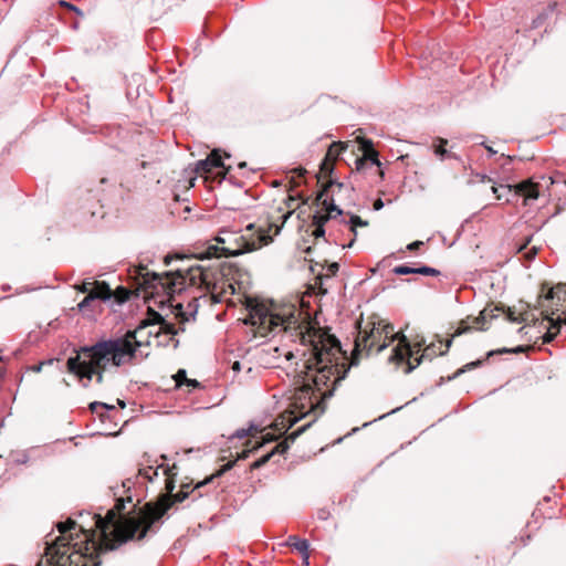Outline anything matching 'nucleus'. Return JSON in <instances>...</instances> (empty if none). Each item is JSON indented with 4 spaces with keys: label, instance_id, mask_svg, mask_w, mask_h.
<instances>
[{
    "label": "nucleus",
    "instance_id": "52",
    "mask_svg": "<svg viewBox=\"0 0 566 566\" xmlns=\"http://www.w3.org/2000/svg\"><path fill=\"white\" fill-rule=\"evenodd\" d=\"M481 181L482 182H485V181L490 182V181H492V179L490 177L483 175V176H481Z\"/></svg>",
    "mask_w": 566,
    "mask_h": 566
},
{
    "label": "nucleus",
    "instance_id": "15",
    "mask_svg": "<svg viewBox=\"0 0 566 566\" xmlns=\"http://www.w3.org/2000/svg\"><path fill=\"white\" fill-rule=\"evenodd\" d=\"M380 166L378 153L374 149L373 144L368 142V147L364 149L363 157L356 159V170L365 171L367 168H375L376 172L382 177L384 172Z\"/></svg>",
    "mask_w": 566,
    "mask_h": 566
},
{
    "label": "nucleus",
    "instance_id": "11",
    "mask_svg": "<svg viewBox=\"0 0 566 566\" xmlns=\"http://www.w3.org/2000/svg\"><path fill=\"white\" fill-rule=\"evenodd\" d=\"M344 188L347 187L343 182L331 179L318 192L317 200L327 213L326 219L336 218L343 213V211L334 203V196Z\"/></svg>",
    "mask_w": 566,
    "mask_h": 566
},
{
    "label": "nucleus",
    "instance_id": "56",
    "mask_svg": "<svg viewBox=\"0 0 566 566\" xmlns=\"http://www.w3.org/2000/svg\"><path fill=\"white\" fill-rule=\"evenodd\" d=\"M233 369H234V370H240V363H239V361H235V363L233 364Z\"/></svg>",
    "mask_w": 566,
    "mask_h": 566
},
{
    "label": "nucleus",
    "instance_id": "60",
    "mask_svg": "<svg viewBox=\"0 0 566 566\" xmlns=\"http://www.w3.org/2000/svg\"><path fill=\"white\" fill-rule=\"evenodd\" d=\"M203 484H205V482H199V483L197 484V486H196V488H197V489H199V488H201Z\"/></svg>",
    "mask_w": 566,
    "mask_h": 566
},
{
    "label": "nucleus",
    "instance_id": "31",
    "mask_svg": "<svg viewBox=\"0 0 566 566\" xmlns=\"http://www.w3.org/2000/svg\"><path fill=\"white\" fill-rule=\"evenodd\" d=\"M427 243L430 247H440V245L447 244V241H446V237L444 235H442L441 233H437V234L431 235L427 240Z\"/></svg>",
    "mask_w": 566,
    "mask_h": 566
},
{
    "label": "nucleus",
    "instance_id": "38",
    "mask_svg": "<svg viewBox=\"0 0 566 566\" xmlns=\"http://www.w3.org/2000/svg\"><path fill=\"white\" fill-rule=\"evenodd\" d=\"M339 270V264L337 262H332L329 264H327V273L326 275L328 276H332V275H335Z\"/></svg>",
    "mask_w": 566,
    "mask_h": 566
},
{
    "label": "nucleus",
    "instance_id": "14",
    "mask_svg": "<svg viewBox=\"0 0 566 566\" xmlns=\"http://www.w3.org/2000/svg\"><path fill=\"white\" fill-rule=\"evenodd\" d=\"M122 337L127 338L129 344L134 347V358L136 357L137 352H139L140 355H144L143 350L140 349L142 347L153 345V340L149 339L147 328L143 324V321L134 331H127L124 335H122Z\"/></svg>",
    "mask_w": 566,
    "mask_h": 566
},
{
    "label": "nucleus",
    "instance_id": "63",
    "mask_svg": "<svg viewBox=\"0 0 566 566\" xmlns=\"http://www.w3.org/2000/svg\"><path fill=\"white\" fill-rule=\"evenodd\" d=\"M244 166H245V163H241V164H239V167H240V168H242V167H244Z\"/></svg>",
    "mask_w": 566,
    "mask_h": 566
},
{
    "label": "nucleus",
    "instance_id": "18",
    "mask_svg": "<svg viewBox=\"0 0 566 566\" xmlns=\"http://www.w3.org/2000/svg\"><path fill=\"white\" fill-rule=\"evenodd\" d=\"M563 325H566V316L558 315L556 318L551 317L549 318V328L548 331L542 336L544 344L552 343L557 333L560 332Z\"/></svg>",
    "mask_w": 566,
    "mask_h": 566
},
{
    "label": "nucleus",
    "instance_id": "62",
    "mask_svg": "<svg viewBox=\"0 0 566 566\" xmlns=\"http://www.w3.org/2000/svg\"><path fill=\"white\" fill-rule=\"evenodd\" d=\"M207 248L212 249V248H218V247L213 245V244H209Z\"/></svg>",
    "mask_w": 566,
    "mask_h": 566
},
{
    "label": "nucleus",
    "instance_id": "1",
    "mask_svg": "<svg viewBox=\"0 0 566 566\" xmlns=\"http://www.w3.org/2000/svg\"><path fill=\"white\" fill-rule=\"evenodd\" d=\"M249 323L262 336L281 334L301 348L298 369L300 385L295 387L285 412L279 416L274 426L281 433L287 432L300 419L313 415L314 419L291 432L286 440L279 443L271 452L261 455L251 463V469L263 467L275 452L284 453L302 433H304L319 416L325 412L326 400L335 391L336 386L345 378L339 364V342L331 335L323 334L311 323V314L303 317V312L293 303L270 306L255 304L249 310Z\"/></svg>",
    "mask_w": 566,
    "mask_h": 566
},
{
    "label": "nucleus",
    "instance_id": "35",
    "mask_svg": "<svg viewBox=\"0 0 566 566\" xmlns=\"http://www.w3.org/2000/svg\"><path fill=\"white\" fill-rule=\"evenodd\" d=\"M482 364L481 360H476V361H472V363H469L464 366V368H461L459 369L455 374H453V376L449 377V380H452L454 379L455 377H458L460 374L464 373L465 369H472V368H475L478 366H480Z\"/></svg>",
    "mask_w": 566,
    "mask_h": 566
},
{
    "label": "nucleus",
    "instance_id": "19",
    "mask_svg": "<svg viewBox=\"0 0 566 566\" xmlns=\"http://www.w3.org/2000/svg\"><path fill=\"white\" fill-rule=\"evenodd\" d=\"M175 381L178 388L186 386L188 388V391L201 388V385L198 380L187 378L185 369H179L177 371V374L175 375Z\"/></svg>",
    "mask_w": 566,
    "mask_h": 566
},
{
    "label": "nucleus",
    "instance_id": "30",
    "mask_svg": "<svg viewBox=\"0 0 566 566\" xmlns=\"http://www.w3.org/2000/svg\"><path fill=\"white\" fill-rule=\"evenodd\" d=\"M392 272L397 275L416 274V266H409L407 264L397 265Z\"/></svg>",
    "mask_w": 566,
    "mask_h": 566
},
{
    "label": "nucleus",
    "instance_id": "22",
    "mask_svg": "<svg viewBox=\"0 0 566 566\" xmlns=\"http://www.w3.org/2000/svg\"><path fill=\"white\" fill-rule=\"evenodd\" d=\"M258 433H260L259 428L255 424H251L247 429L245 428L238 429L230 439L231 440H234V439L241 440V439L255 438Z\"/></svg>",
    "mask_w": 566,
    "mask_h": 566
},
{
    "label": "nucleus",
    "instance_id": "9",
    "mask_svg": "<svg viewBox=\"0 0 566 566\" xmlns=\"http://www.w3.org/2000/svg\"><path fill=\"white\" fill-rule=\"evenodd\" d=\"M147 328L149 339L156 347L165 346L179 333L184 332V327H176L175 324L166 321L159 313L151 311L143 321Z\"/></svg>",
    "mask_w": 566,
    "mask_h": 566
},
{
    "label": "nucleus",
    "instance_id": "54",
    "mask_svg": "<svg viewBox=\"0 0 566 566\" xmlns=\"http://www.w3.org/2000/svg\"><path fill=\"white\" fill-rule=\"evenodd\" d=\"M354 245V240H352L350 242H348L347 244H343L342 248H347V249H350L353 248Z\"/></svg>",
    "mask_w": 566,
    "mask_h": 566
},
{
    "label": "nucleus",
    "instance_id": "48",
    "mask_svg": "<svg viewBox=\"0 0 566 566\" xmlns=\"http://www.w3.org/2000/svg\"><path fill=\"white\" fill-rule=\"evenodd\" d=\"M214 240H216L217 243H220V244H224L227 242V240L223 237H221V235H217L214 238Z\"/></svg>",
    "mask_w": 566,
    "mask_h": 566
},
{
    "label": "nucleus",
    "instance_id": "37",
    "mask_svg": "<svg viewBox=\"0 0 566 566\" xmlns=\"http://www.w3.org/2000/svg\"><path fill=\"white\" fill-rule=\"evenodd\" d=\"M59 4H60L61 7L67 8V9H69V10H71V11H74L76 14H78V15H81V17L83 15V12H82L77 7L73 6V4H72V3H70V2H66V1H64V0H61V1H59Z\"/></svg>",
    "mask_w": 566,
    "mask_h": 566
},
{
    "label": "nucleus",
    "instance_id": "7",
    "mask_svg": "<svg viewBox=\"0 0 566 566\" xmlns=\"http://www.w3.org/2000/svg\"><path fill=\"white\" fill-rule=\"evenodd\" d=\"M132 287L137 295L143 294L144 298L156 297L161 293L170 294V287L166 286L163 277L155 271L148 270L147 266L138 265L130 273Z\"/></svg>",
    "mask_w": 566,
    "mask_h": 566
},
{
    "label": "nucleus",
    "instance_id": "45",
    "mask_svg": "<svg viewBox=\"0 0 566 566\" xmlns=\"http://www.w3.org/2000/svg\"><path fill=\"white\" fill-rule=\"evenodd\" d=\"M238 248H247V249H250V248H256L255 247V242L252 241H244L243 243L239 244Z\"/></svg>",
    "mask_w": 566,
    "mask_h": 566
},
{
    "label": "nucleus",
    "instance_id": "51",
    "mask_svg": "<svg viewBox=\"0 0 566 566\" xmlns=\"http://www.w3.org/2000/svg\"><path fill=\"white\" fill-rule=\"evenodd\" d=\"M1 290H2L3 292H8V291H10V290H11V286H10L9 284H3V285L1 286Z\"/></svg>",
    "mask_w": 566,
    "mask_h": 566
},
{
    "label": "nucleus",
    "instance_id": "50",
    "mask_svg": "<svg viewBox=\"0 0 566 566\" xmlns=\"http://www.w3.org/2000/svg\"><path fill=\"white\" fill-rule=\"evenodd\" d=\"M324 233V230L322 229L321 226H318L316 229H315V234L316 235H322Z\"/></svg>",
    "mask_w": 566,
    "mask_h": 566
},
{
    "label": "nucleus",
    "instance_id": "59",
    "mask_svg": "<svg viewBox=\"0 0 566 566\" xmlns=\"http://www.w3.org/2000/svg\"><path fill=\"white\" fill-rule=\"evenodd\" d=\"M510 319H511L512 322H517V323H520V321H518L517 318L513 317V316H511V317H510Z\"/></svg>",
    "mask_w": 566,
    "mask_h": 566
},
{
    "label": "nucleus",
    "instance_id": "57",
    "mask_svg": "<svg viewBox=\"0 0 566 566\" xmlns=\"http://www.w3.org/2000/svg\"><path fill=\"white\" fill-rule=\"evenodd\" d=\"M555 7H556V3H553L552 6L548 7V10L553 11Z\"/></svg>",
    "mask_w": 566,
    "mask_h": 566
},
{
    "label": "nucleus",
    "instance_id": "33",
    "mask_svg": "<svg viewBox=\"0 0 566 566\" xmlns=\"http://www.w3.org/2000/svg\"><path fill=\"white\" fill-rule=\"evenodd\" d=\"M93 283L94 282L90 281V279H86L76 286V290L81 293H86V295H88L91 293Z\"/></svg>",
    "mask_w": 566,
    "mask_h": 566
},
{
    "label": "nucleus",
    "instance_id": "34",
    "mask_svg": "<svg viewBox=\"0 0 566 566\" xmlns=\"http://www.w3.org/2000/svg\"><path fill=\"white\" fill-rule=\"evenodd\" d=\"M95 302V298L93 297L92 294H88L86 295L80 303H78V308L80 311H86L88 308H91V305L92 303Z\"/></svg>",
    "mask_w": 566,
    "mask_h": 566
},
{
    "label": "nucleus",
    "instance_id": "6",
    "mask_svg": "<svg viewBox=\"0 0 566 566\" xmlns=\"http://www.w3.org/2000/svg\"><path fill=\"white\" fill-rule=\"evenodd\" d=\"M453 337L447 339L444 349H441L442 342L439 339L438 344L431 343L426 346L420 356L415 357V364L411 363V358L418 355L421 350L422 344L418 343L411 345L409 340L403 336L397 346L392 348L390 360L396 363H405L407 361L406 373L409 374L413 369H416L424 359L431 360L433 357L438 355H444L449 348L451 347Z\"/></svg>",
    "mask_w": 566,
    "mask_h": 566
},
{
    "label": "nucleus",
    "instance_id": "46",
    "mask_svg": "<svg viewBox=\"0 0 566 566\" xmlns=\"http://www.w3.org/2000/svg\"><path fill=\"white\" fill-rule=\"evenodd\" d=\"M538 251H539V250H537V249H534V250H527V254H526V255H527L528 260H530V261H531V260H534V258L536 256V254H537V252H538Z\"/></svg>",
    "mask_w": 566,
    "mask_h": 566
},
{
    "label": "nucleus",
    "instance_id": "43",
    "mask_svg": "<svg viewBox=\"0 0 566 566\" xmlns=\"http://www.w3.org/2000/svg\"><path fill=\"white\" fill-rule=\"evenodd\" d=\"M382 207H384V202H382V200H381V199H379V198H378V199H376V200L374 201V203H373V208H374V210H376V211H378V210L382 209Z\"/></svg>",
    "mask_w": 566,
    "mask_h": 566
},
{
    "label": "nucleus",
    "instance_id": "42",
    "mask_svg": "<svg viewBox=\"0 0 566 566\" xmlns=\"http://www.w3.org/2000/svg\"><path fill=\"white\" fill-rule=\"evenodd\" d=\"M533 234H528L525 237V240L522 242V243H518L516 245V248H521V249H524V248H527V245L533 241Z\"/></svg>",
    "mask_w": 566,
    "mask_h": 566
},
{
    "label": "nucleus",
    "instance_id": "29",
    "mask_svg": "<svg viewBox=\"0 0 566 566\" xmlns=\"http://www.w3.org/2000/svg\"><path fill=\"white\" fill-rule=\"evenodd\" d=\"M290 174H291V179H292V182L294 184V186H298L300 181L297 179H302L305 176L306 169L303 167H296V168L291 169Z\"/></svg>",
    "mask_w": 566,
    "mask_h": 566
},
{
    "label": "nucleus",
    "instance_id": "64",
    "mask_svg": "<svg viewBox=\"0 0 566 566\" xmlns=\"http://www.w3.org/2000/svg\"><path fill=\"white\" fill-rule=\"evenodd\" d=\"M303 251H304V252H306V253H310V252H312L313 250L306 249V250H303Z\"/></svg>",
    "mask_w": 566,
    "mask_h": 566
},
{
    "label": "nucleus",
    "instance_id": "27",
    "mask_svg": "<svg viewBox=\"0 0 566 566\" xmlns=\"http://www.w3.org/2000/svg\"><path fill=\"white\" fill-rule=\"evenodd\" d=\"M346 148L342 143H333L326 154V157L334 159Z\"/></svg>",
    "mask_w": 566,
    "mask_h": 566
},
{
    "label": "nucleus",
    "instance_id": "10",
    "mask_svg": "<svg viewBox=\"0 0 566 566\" xmlns=\"http://www.w3.org/2000/svg\"><path fill=\"white\" fill-rule=\"evenodd\" d=\"M492 192L497 200L512 202L518 197L524 198V203L527 205L530 200H535L539 196V185L533 182L531 179L521 181L514 186L511 185H493Z\"/></svg>",
    "mask_w": 566,
    "mask_h": 566
},
{
    "label": "nucleus",
    "instance_id": "26",
    "mask_svg": "<svg viewBox=\"0 0 566 566\" xmlns=\"http://www.w3.org/2000/svg\"><path fill=\"white\" fill-rule=\"evenodd\" d=\"M319 169L325 177H331L334 169L333 159L325 156V158L321 163Z\"/></svg>",
    "mask_w": 566,
    "mask_h": 566
},
{
    "label": "nucleus",
    "instance_id": "53",
    "mask_svg": "<svg viewBox=\"0 0 566 566\" xmlns=\"http://www.w3.org/2000/svg\"><path fill=\"white\" fill-rule=\"evenodd\" d=\"M470 328H471L470 326H465V327L461 328L460 331H458V332L455 333V335H460V334H462L463 332L469 331Z\"/></svg>",
    "mask_w": 566,
    "mask_h": 566
},
{
    "label": "nucleus",
    "instance_id": "28",
    "mask_svg": "<svg viewBox=\"0 0 566 566\" xmlns=\"http://www.w3.org/2000/svg\"><path fill=\"white\" fill-rule=\"evenodd\" d=\"M272 229V226H269V229L268 230H263V229H260L259 232H258V240H259V243H261L262 245H268L272 242L273 238L272 235L269 233V231Z\"/></svg>",
    "mask_w": 566,
    "mask_h": 566
},
{
    "label": "nucleus",
    "instance_id": "5",
    "mask_svg": "<svg viewBox=\"0 0 566 566\" xmlns=\"http://www.w3.org/2000/svg\"><path fill=\"white\" fill-rule=\"evenodd\" d=\"M80 355L102 369L108 366L118 368L134 359V347L122 336L101 338L93 345L82 346Z\"/></svg>",
    "mask_w": 566,
    "mask_h": 566
},
{
    "label": "nucleus",
    "instance_id": "16",
    "mask_svg": "<svg viewBox=\"0 0 566 566\" xmlns=\"http://www.w3.org/2000/svg\"><path fill=\"white\" fill-rule=\"evenodd\" d=\"M213 168H226L219 149H213L206 159L198 160L195 171L206 175L211 172Z\"/></svg>",
    "mask_w": 566,
    "mask_h": 566
},
{
    "label": "nucleus",
    "instance_id": "39",
    "mask_svg": "<svg viewBox=\"0 0 566 566\" xmlns=\"http://www.w3.org/2000/svg\"><path fill=\"white\" fill-rule=\"evenodd\" d=\"M525 350V347L523 345H518L516 346L515 348H512V349H509V348H502L500 350H497L496 353H515V354H520V353H524Z\"/></svg>",
    "mask_w": 566,
    "mask_h": 566
},
{
    "label": "nucleus",
    "instance_id": "25",
    "mask_svg": "<svg viewBox=\"0 0 566 566\" xmlns=\"http://www.w3.org/2000/svg\"><path fill=\"white\" fill-rule=\"evenodd\" d=\"M416 274L426 275V276H439L441 275V272L432 266L421 264L419 266H416Z\"/></svg>",
    "mask_w": 566,
    "mask_h": 566
},
{
    "label": "nucleus",
    "instance_id": "40",
    "mask_svg": "<svg viewBox=\"0 0 566 566\" xmlns=\"http://www.w3.org/2000/svg\"><path fill=\"white\" fill-rule=\"evenodd\" d=\"M546 18V13L538 14L536 19L533 20V28H538L543 24L544 20Z\"/></svg>",
    "mask_w": 566,
    "mask_h": 566
},
{
    "label": "nucleus",
    "instance_id": "8",
    "mask_svg": "<svg viewBox=\"0 0 566 566\" xmlns=\"http://www.w3.org/2000/svg\"><path fill=\"white\" fill-rule=\"evenodd\" d=\"M234 293V287L231 283L227 284V287L223 285L221 291H217L214 287L209 294L200 295L199 297H191L185 306L184 303L172 304V312L178 319L179 324L184 325L186 322H190L195 319V316L200 306V301L203 303L218 304L222 303L227 300V295H232Z\"/></svg>",
    "mask_w": 566,
    "mask_h": 566
},
{
    "label": "nucleus",
    "instance_id": "2",
    "mask_svg": "<svg viewBox=\"0 0 566 566\" xmlns=\"http://www.w3.org/2000/svg\"><path fill=\"white\" fill-rule=\"evenodd\" d=\"M167 461L166 454L154 458L145 453L134 476L125 479L120 485L109 488L115 502L114 507L108 510L106 518L98 515L95 522L103 534H106L111 525L115 523L116 515L124 513L126 503H133L134 497L139 503L146 496L147 484H154L159 475H161L163 485L159 488L157 499L145 504L139 518L132 520L126 524L127 539L142 541L146 536L155 534L168 516V512L176 504L182 503L195 491V488L189 489L190 484L182 483L180 490L174 493L179 468L176 463L170 465Z\"/></svg>",
    "mask_w": 566,
    "mask_h": 566
},
{
    "label": "nucleus",
    "instance_id": "61",
    "mask_svg": "<svg viewBox=\"0 0 566 566\" xmlns=\"http://www.w3.org/2000/svg\"><path fill=\"white\" fill-rule=\"evenodd\" d=\"M203 280L206 281L208 279V274L202 273Z\"/></svg>",
    "mask_w": 566,
    "mask_h": 566
},
{
    "label": "nucleus",
    "instance_id": "13",
    "mask_svg": "<svg viewBox=\"0 0 566 566\" xmlns=\"http://www.w3.org/2000/svg\"><path fill=\"white\" fill-rule=\"evenodd\" d=\"M546 304L543 306L546 308V312L551 311L552 315L566 313V285L557 284L554 286L545 296Z\"/></svg>",
    "mask_w": 566,
    "mask_h": 566
},
{
    "label": "nucleus",
    "instance_id": "44",
    "mask_svg": "<svg viewBox=\"0 0 566 566\" xmlns=\"http://www.w3.org/2000/svg\"><path fill=\"white\" fill-rule=\"evenodd\" d=\"M423 245L422 241H413L411 243H408L405 248L411 249V248H421Z\"/></svg>",
    "mask_w": 566,
    "mask_h": 566
},
{
    "label": "nucleus",
    "instance_id": "4",
    "mask_svg": "<svg viewBox=\"0 0 566 566\" xmlns=\"http://www.w3.org/2000/svg\"><path fill=\"white\" fill-rule=\"evenodd\" d=\"M396 339L394 326L385 323L378 316L373 315L366 322L363 319L355 324V338L352 356L354 365L361 357H368L371 353L379 354Z\"/></svg>",
    "mask_w": 566,
    "mask_h": 566
},
{
    "label": "nucleus",
    "instance_id": "49",
    "mask_svg": "<svg viewBox=\"0 0 566 566\" xmlns=\"http://www.w3.org/2000/svg\"><path fill=\"white\" fill-rule=\"evenodd\" d=\"M43 364H44V363H40V364H38V365H34V366L32 367V370H33V371H35V373L41 371Z\"/></svg>",
    "mask_w": 566,
    "mask_h": 566
},
{
    "label": "nucleus",
    "instance_id": "20",
    "mask_svg": "<svg viewBox=\"0 0 566 566\" xmlns=\"http://www.w3.org/2000/svg\"><path fill=\"white\" fill-rule=\"evenodd\" d=\"M253 250H203L201 259H211L213 256L221 258V256H232V255H240L247 252H252Z\"/></svg>",
    "mask_w": 566,
    "mask_h": 566
},
{
    "label": "nucleus",
    "instance_id": "17",
    "mask_svg": "<svg viewBox=\"0 0 566 566\" xmlns=\"http://www.w3.org/2000/svg\"><path fill=\"white\" fill-rule=\"evenodd\" d=\"M95 301L107 302L114 297V291L105 281H94L91 293Z\"/></svg>",
    "mask_w": 566,
    "mask_h": 566
},
{
    "label": "nucleus",
    "instance_id": "3",
    "mask_svg": "<svg viewBox=\"0 0 566 566\" xmlns=\"http://www.w3.org/2000/svg\"><path fill=\"white\" fill-rule=\"evenodd\" d=\"M60 533L45 542L44 557L50 566H99L101 559L95 533L85 530L74 520L56 524Z\"/></svg>",
    "mask_w": 566,
    "mask_h": 566
},
{
    "label": "nucleus",
    "instance_id": "32",
    "mask_svg": "<svg viewBox=\"0 0 566 566\" xmlns=\"http://www.w3.org/2000/svg\"><path fill=\"white\" fill-rule=\"evenodd\" d=\"M12 461L17 464H25L29 462V454L27 452H15L12 454Z\"/></svg>",
    "mask_w": 566,
    "mask_h": 566
},
{
    "label": "nucleus",
    "instance_id": "24",
    "mask_svg": "<svg viewBox=\"0 0 566 566\" xmlns=\"http://www.w3.org/2000/svg\"><path fill=\"white\" fill-rule=\"evenodd\" d=\"M347 223L349 224L350 231L354 233V235L357 234V231H356L357 227H367L368 226L367 220H363L359 216H356L353 213L348 214Z\"/></svg>",
    "mask_w": 566,
    "mask_h": 566
},
{
    "label": "nucleus",
    "instance_id": "41",
    "mask_svg": "<svg viewBox=\"0 0 566 566\" xmlns=\"http://www.w3.org/2000/svg\"><path fill=\"white\" fill-rule=\"evenodd\" d=\"M106 369H102L99 368L98 366H96V373L94 375L95 377V380L97 384H102L103 382V374Z\"/></svg>",
    "mask_w": 566,
    "mask_h": 566
},
{
    "label": "nucleus",
    "instance_id": "55",
    "mask_svg": "<svg viewBox=\"0 0 566 566\" xmlns=\"http://www.w3.org/2000/svg\"><path fill=\"white\" fill-rule=\"evenodd\" d=\"M314 219H315V222L318 224L322 219H325V217H323V216H321V217L314 216Z\"/></svg>",
    "mask_w": 566,
    "mask_h": 566
},
{
    "label": "nucleus",
    "instance_id": "12",
    "mask_svg": "<svg viewBox=\"0 0 566 566\" xmlns=\"http://www.w3.org/2000/svg\"><path fill=\"white\" fill-rule=\"evenodd\" d=\"M81 356L82 355L78 353L76 356L69 357L66 360V369L70 374L78 378L83 387L87 388L96 373L97 365L92 364L88 358L82 360Z\"/></svg>",
    "mask_w": 566,
    "mask_h": 566
},
{
    "label": "nucleus",
    "instance_id": "36",
    "mask_svg": "<svg viewBox=\"0 0 566 566\" xmlns=\"http://www.w3.org/2000/svg\"><path fill=\"white\" fill-rule=\"evenodd\" d=\"M98 408H104L106 410H114L115 409L113 406H109L107 403L99 402V401H94V402L90 403V409L92 410V412H96Z\"/></svg>",
    "mask_w": 566,
    "mask_h": 566
},
{
    "label": "nucleus",
    "instance_id": "23",
    "mask_svg": "<svg viewBox=\"0 0 566 566\" xmlns=\"http://www.w3.org/2000/svg\"><path fill=\"white\" fill-rule=\"evenodd\" d=\"M448 140L443 138H437L432 144L433 151L440 159H444L446 157H455L454 155L448 153L446 148Z\"/></svg>",
    "mask_w": 566,
    "mask_h": 566
},
{
    "label": "nucleus",
    "instance_id": "21",
    "mask_svg": "<svg viewBox=\"0 0 566 566\" xmlns=\"http://www.w3.org/2000/svg\"><path fill=\"white\" fill-rule=\"evenodd\" d=\"M289 544L293 548H295L298 553H301L305 558H308L310 544H308L307 539H302L296 536H290Z\"/></svg>",
    "mask_w": 566,
    "mask_h": 566
},
{
    "label": "nucleus",
    "instance_id": "47",
    "mask_svg": "<svg viewBox=\"0 0 566 566\" xmlns=\"http://www.w3.org/2000/svg\"><path fill=\"white\" fill-rule=\"evenodd\" d=\"M481 145L485 147V149L489 151L491 156L496 154V150H494L491 146L485 145L483 142L481 143Z\"/></svg>",
    "mask_w": 566,
    "mask_h": 566
},
{
    "label": "nucleus",
    "instance_id": "58",
    "mask_svg": "<svg viewBox=\"0 0 566 566\" xmlns=\"http://www.w3.org/2000/svg\"><path fill=\"white\" fill-rule=\"evenodd\" d=\"M125 301H126V298L116 300V302H117L118 304H122V303H124Z\"/></svg>",
    "mask_w": 566,
    "mask_h": 566
}]
</instances>
